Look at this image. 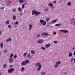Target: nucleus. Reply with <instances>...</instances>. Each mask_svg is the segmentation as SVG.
<instances>
[{
  "label": "nucleus",
  "instance_id": "1",
  "mask_svg": "<svg viewBox=\"0 0 75 75\" xmlns=\"http://www.w3.org/2000/svg\"><path fill=\"white\" fill-rule=\"evenodd\" d=\"M35 11V10H33L32 13V15H34V14H35V16H38V15L40 14L41 13V12H38L37 11Z\"/></svg>",
  "mask_w": 75,
  "mask_h": 75
},
{
  "label": "nucleus",
  "instance_id": "2",
  "mask_svg": "<svg viewBox=\"0 0 75 75\" xmlns=\"http://www.w3.org/2000/svg\"><path fill=\"white\" fill-rule=\"evenodd\" d=\"M40 22L39 23V25H41L42 24L43 25H46L47 23L45 21L42 19H40Z\"/></svg>",
  "mask_w": 75,
  "mask_h": 75
},
{
  "label": "nucleus",
  "instance_id": "3",
  "mask_svg": "<svg viewBox=\"0 0 75 75\" xmlns=\"http://www.w3.org/2000/svg\"><path fill=\"white\" fill-rule=\"evenodd\" d=\"M36 65L37 67H39L37 69V71H40V70H41V68H42V66L41 65V64H40V63L38 62L36 64Z\"/></svg>",
  "mask_w": 75,
  "mask_h": 75
},
{
  "label": "nucleus",
  "instance_id": "4",
  "mask_svg": "<svg viewBox=\"0 0 75 75\" xmlns=\"http://www.w3.org/2000/svg\"><path fill=\"white\" fill-rule=\"evenodd\" d=\"M14 68H11L8 69V73H13V71H14Z\"/></svg>",
  "mask_w": 75,
  "mask_h": 75
},
{
  "label": "nucleus",
  "instance_id": "5",
  "mask_svg": "<svg viewBox=\"0 0 75 75\" xmlns=\"http://www.w3.org/2000/svg\"><path fill=\"white\" fill-rule=\"evenodd\" d=\"M70 21H71V24H73V23H74V25H75V19L74 18H72L71 19Z\"/></svg>",
  "mask_w": 75,
  "mask_h": 75
},
{
  "label": "nucleus",
  "instance_id": "6",
  "mask_svg": "<svg viewBox=\"0 0 75 75\" xmlns=\"http://www.w3.org/2000/svg\"><path fill=\"white\" fill-rule=\"evenodd\" d=\"M61 64V61H59V62L56 63V65L54 66L55 68H56L57 67L59 66V65Z\"/></svg>",
  "mask_w": 75,
  "mask_h": 75
},
{
  "label": "nucleus",
  "instance_id": "7",
  "mask_svg": "<svg viewBox=\"0 0 75 75\" xmlns=\"http://www.w3.org/2000/svg\"><path fill=\"white\" fill-rule=\"evenodd\" d=\"M43 41H44V40H43V39H39L38 40H37V42L38 43H39V44H40V43H42Z\"/></svg>",
  "mask_w": 75,
  "mask_h": 75
},
{
  "label": "nucleus",
  "instance_id": "8",
  "mask_svg": "<svg viewBox=\"0 0 75 75\" xmlns=\"http://www.w3.org/2000/svg\"><path fill=\"white\" fill-rule=\"evenodd\" d=\"M41 35H43V36H48V35H49V34L48 33H41Z\"/></svg>",
  "mask_w": 75,
  "mask_h": 75
},
{
  "label": "nucleus",
  "instance_id": "9",
  "mask_svg": "<svg viewBox=\"0 0 75 75\" xmlns=\"http://www.w3.org/2000/svg\"><path fill=\"white\" fill-rule=\"evenodd\" d=\"M60 31L62 32V33H68V31L66 30H60Z\"/></svg>",
  "mask_w": 75,
  "mask_h": 75
},
{
  "label": "nucleus",
  "instance_id": "10",
  "mask_svg": "<svg viewBox=\"0 0 75 75\" xmlns=\"http://www.w3.org/2000/svg\"><path fill=\"white\" fill-rule=\"evenodd\" d=\"M27 57L29 59H31L32 58L31 55H30V54H28L27 55Z\"/></svg>",
  "mask_w": 75,
  "mask_h": 75
},
{
  "label": "nucleus",
  "instance_id": "11",
  "mask_svg": "<svg viewBox=\"0 0 75 75\" xmlns=\"http://www.w3.org/2000/svg\"><path fill=\"white\" fill-rule=\"evenodd\" d=\"M8 61H9L11 63V62H12L13 61V59L10 58H9V59H8Z\"/></svg>",
  "mask_w": 75,
  "mask_h": 75
},
{
  "label": "nucleus",
  "instance_id": "12",
  "mask_svg": "<svg viewBox=\"0 0 75 75\" xmlns=\"http://www.w3.org/2000/svg\"><path fill=\"white\" fill-rule=\"evenodd\" d=\"M50 47V44H46L45 46V48H48Z\"/></svg>",
  "mask_w": 75,
  "mask_h": 75
},
{
  "label": "nucleus",
  "instance_id": "13",
  "mask_svg": "<svg viewBox=\"0 0 75 75\" xmlns=\"http://www.w3.org/2000/svg\"><path fill=\"white\" fill-rule=\"evenodd\" d=\"M21 65L23 66H24L26 65V64H25V62H23L21 63Z\"/></svg>",
  "mask_w": 75,
  "mask_h": 75
},
{
  "label": "nucleus",
  "instance_id": "14",
  "mask_svg": "<svg viewBox=\"0 0 75 75\" xmlns=\"http://www.w3.org/2000/svg\"><path fill=\"white\" fill-rule=\"evenodd\" d=\"M48 6H49V7H52V6H53V4H52V3H49L48 4Z\"/></svg>",
  "mask_w": 75,
  "mask_h": 75
},
{
  "label": "nucleus",
  "instance_id": "15",
  "mask_svg": "<svg viewBox=\"0 0 75 75\" xmlns=\"http://www.w3.org/2000/svg\"><path fill=\"white\" fill-rule=\"evenodd\" d=\"M25 64H29V60L28 59H26L25 60Z\"/></svg>",
  "mask_w": 75,
  "mask_h": 75
},
{
  "label": "nucleus",
  "instance_id": "16",
  "mask_svg": "<svg viewBox=\"0 0 75 75\" xmlns=\"http://www.w3.org/2000/svg\"><path fill=\"white\" fill-rule=\"evenodd\" d=\"M11 41V38H9L6 40V42H8V41Z\"/></svg>",
  "mask_w": 75,
  "mask_h": 75
},
{
  "label": "nucleus",
  "instance_id": "17",
  "mask_svg": "<svg viewBox=\"0 0 75 75\" xmlns=\"http://www.w3.org/2000/svg\"><path fill=\"white\" fill-rule=\"evenodd\" d=\"M72 56V52H70L69 54V57H71Z\"/></svg>",
  "mask_w": 75,
  "mask_h": 75
},
{
  "label": "nucleus",
  "instance_id": "18",
  "mask_svg": "<svg viewBox=\"0 0 75 75\" xmlns=\"http://www.w3.org/2000/svg\"><path fill=\"white\" fill-rule=\"evenodd\" d=\"M46 74V73H45V72L44 71H42L41 73V75H45Z\"/></svg>",
  "mask_w": 75,
  "mask_h": 75
},
{
  "label": "nucleus",
  "instance_id": "19",
  "mask_svg": "<svg viewBox=\"0 0 75 75\" xmlns=\"http://www.w3.org/2000/svg\"><path fill=\"white\" fill-rule=\"evenodd\" d=\"M48 10H49L48 8L46 7V8L44 9V10H45V11H48Z\"/></svg>",
  "mask_w": 75,
  "mask_h": 75
},
{
  "label": "nucleus",
  "instance_id": "20",
  "mask_svg": "<svg viewBox=\"0 0 75 75\" xmlns=\"http://www.w3.org/2000/svg\"><path fill=\"white\" fill-rule=\"evenodd\" d=\"M55 27H57L58 26H60L61 25V23H58V24H57L55 25Z\"/></svg>",
  "mask_w": 75,
  "mask_h": 75
},
{
  "label": "nucleus",
  "instance_id": "21",
  "mask_svg": "<svg viewBox=\"0 0 75 75\" xmlns=\"http://www.w3.org/2000/svg\"><path fill=\"white\" fill-rule=\"evenodd\" d=\"M0 45L1 47V48H2L3 47V42H2L0 44Z\"/></svg>",
  "mask_w": 75,
  "mask_h": 75
},
{
  "label": "nucleus",
  "instance_id": "22",
  "mask_svg": "<svg viewBox=\"0 0 75 75\" xmlns=\"http://www.w3.org/2000/svg\"><path fill=\"white\" fill-rule=\"evenodd\" d=\"M23 2H24L23 0H20L19 1V3L20 4H21V3H23Z\"/></svg>",
  "mask_w": 75,
  "mask_h": 75
},
{
  "label": "nucleus",
  "instance_id": "23",
  "mask_svg": "<svg viewBox=\"0 0 75 75\" xmlns=\"http://www.w3.org/2000/svg\"><path fill=\"white\" fill-rule=\"evenodd\" d=\"M12 2L11 1H9L8 2V4H6V6H8V5H10V4H11V3H12Z\"/></svg>",
  "mask_w": 75,
  "mask_h": 75
},
{
  "label": "nucleus",
  "instance_id": "24",
  "mask_svg": "<svg viewBox=\"0 0 75 75\" xmlns=\"http://www.w3.org/2000/svg\"><path fill=\"white\" fill-rule=\"evenodd\" d=\"M29 25L30 27L29 30H31V28H32V25Z\"/></svg>",
  "mask_w": 75,
  "mask_h": 75
},
{
  "label": "nucleus",
  "instance_id": "25",
  "mask_svg": "<svg viewBox=\"0 0 75 75\" xmlns=\"http://www.w3.org/2000/svg\"><path fill=\"white\" fill-rule=\"evenodd\" d=\"M67 5L69 6H71V3L70 2H69L67 3Z\"/></svg>",
  "mask_w": 75,
  "mask_h": 75
},
{
  "label": "nucleus",
  "instance_id": "26",
  "mask_svg": "<svg viewBox=\"0 0 75 75\" xmlns=\"http://www.w3.org/2000/svg\"><path fill=\"white\" fill-rule=\"evenodd\" d=\"M18 10L19 11H22V9H21L20 7H19Z\"/></svg>",
  "mask_w": 75,
  "mask_h": 75
},
{
  "label": "nucleus",
  "instance_id": "27",
  "mask_svg": "<svg viewBox=\"0 0 75 75\" xmlns=\"http://www.w3.org/2000/svg\"><path fill=\"white\" fill-rule=\"evenodd\" d=\"M7 67V64H4L3 65V67L4 68H6Z\"/></svg>",
  "mask_w": 75,
  "mask_h": 75
},
{
  "label": "nucleus",
  "instance_id": "28",
  "mask_svg": "<svg viewBox=\"0 0 75 75\" xmlns=\"http://www.w3.org/2000/svg\"><path fill=\"white\" fill-rule=\"evenodd\" d=\"M13 55H13V53H11V55H10V58H12V57H13Z\"/></svg>",
  "mask_w": 75,
  "mask_h": 75
},
{
  "label": "nucleus",
  "instance_id": "29",
  "mask_svg": "<svg viewBox=\"0 0 75 75\" xmlns=\"http://www.w3.org/2000/svg\"><path fill=\"white\" fill-rule=\"evenodd\" d=\"M16 16L14 15L13 17V20H16Z\"/></svg>",
  "mask_w": 75,
  "mask_h": 75
},
{
  "label": "nucleus",
  "instance_id": "30",
  "mask_svg": "<svg viewBox=\"0 0 75 75\" xmlns=\"http://www.w3.org/2000/svg\"><path fill=\"white\" fill-rule=\"evenodd\" d=\"M27 55V52H25L23 54V57H25Z\"/></svg>",
  "mask_w": 75,
  "mask_h": 75
},
{
  "label": "nucleus",
  "instance_id": "31",
  "mask_svg": "<svg viewBox=\"0 0 75 75\" xmlns=\"http://www.w3.org/2000/svg\"><path fill=\"white\" fill-rule=\"evenodd\" d=\"M58 21V19H56L55 20H54L52 21V23H55V22H56V21Z\"/></svg>",
  "mask_w": 75,
  "mask_h": 75
},
{
  "label": "nucleus",
  "instance_id": "32",
  "mask_svg": "<svg viewBox=\"0 0 75 75\" xmlns=\"http://www.w3.org/2000/svg\"><path fill=\"white\" fill-rule=\"evenodd\" d=\"M5 23L7 25L9 24V21H6L5 22Z\"/></svg>",
  "mask_w": 75,
  "mask_h": 75
},
{
  "label": "nucleus",
  "instance_id": "33",
  "mask_svg": "<svg viewBox=\"0 0 75 75\" xmlns=\"http://www.w3.org/2000/svg\"><path fill=\"white\" fill-rule=\"evenodd\" d=\"M18 24V21H17L15 23L14 25H16L17 24Z\"/></svg>",
  "mask_w": 75,
  "mask_h": 75
},
{
  "label": "nucleus",
  "instance_id": "34",
  "mask_svg": "<svg viewBox=\"0 0 75 75\" xmlns=\"http://www.w3.org/2000/svg\"><path fill=\"white\" fill-rule=\"evenodd\" d=\"M50 20V18H49V17H47V19L46 20V21H47L48 22Z\"/></svg>",
  "mask_w": 75,
  "mask_h": 75
},
{
  "label": "nucleus",
  "instance_id": "35",
  "mask_svg": "<svg viewBox=\"0 0 75 75\" xmlns=\"http://www.w3.org/2000/svg\"><path fill=\"white\" fill-rule=\"evenodd\" d=\"M74 58H71V59L70 61H71V62H73V60H74Z\"/></svg>",
  "mask_w": 75,
  "mask_h": 75
},
{
  "label": "nucleus",
  "instance_id": "36",
  "mask_svg": "<svg viewBox=\"0 0 75 75\" xmlns=\"http://www.w3.org/2000/svg\"><path fill=\"white\" fill-rule=\"evenodd\" d=\"M24 69L25 68L24 67H22L21 69V71H23L24 70Z\"/></svg>",
  "mask_w": 75,
  "mask_h": 75
},
{
  "label": "nucleus",
  "instance_id": "37",
  "mask_svg": "<svg viewBox=\"0 0 75 75\" xmlns=\"http://www.w3.org/2000/svg\"><path fill=\"white\" fill-rule=\"evenodd\" d=\"M41 48L42 50H45V48L44 47H42Z\"/></svg>",
  "mask_w": 75,
  "mask_h": 75
},
{
  "label": "nucleus",
  "instance_id": "38",
  "mask_svg": "<svg viewBox=\"0 0 75 75\" xmlns=\"http://www.w3.org/2000/svg\"><path fill=\"white\" fill-rule=\"evenodd\" d=\"M31 54H34V53H35V52H34V50H32L31 51Z\"/></svg>",
  "mask_w": 75,
  "mask_h": 75
},
{
  "label": "nucleus",
  "instance_id": "39",
  "mask_svg": "<svg viewBox=\"0 0 75 75\" xmlns=\"http://www.w3.org/2000/svg\"><path fill=\"white\" fill-rule=\"evenodd\" d=\"M8 28H11V25H8Z\"/></svg>",
  "mask_w": 75,
  "mask_h": 75
},
{
  "label": "nucleus",
  "instance_id": "40",
  "mask_svg": "<svg viewBox=\"0 0 75 75\" xmlns=\"http://www.w3.org/2000/svg\"><path fill=\"white\" fill-rule=\"evenodd\" d=\"M53 35L57 34V33L55 32H54L53 33Z\"/></svg>",
  "mask_w": 75,
  "mask_h": 75
},
{
  "label": "nucleus",
  "instance_id": "41",
  "mask_svg": "<svg viewBox=\"0 0 75 75\" xmlns=\"http://www.w3.org/2000/svg\"><path fill=\"white\" fill-rule=\"evenodd\" d=\"M56 2H57V1L55 0L54 1H53V3H54V4H55V3H56Z\"/></svg>",
  "mask_w": 75,
  "mask_h": 75
},
{
  "label": "nucleus",
  "instance_id": "42",
  "mask_svg": "<svg viewBox=\"0 0 75 75\" xmlns=\"http://www.w3.org/2000/svg\"><path fill=\"white\" fill-rule=\"evenodd\" d=\"M54 42L55 44H57L58 43V42L57 41H54Z\"/></svg>",
  "mask_w": 75,
  "mask_h": 75
},
{
  "label": "nucleus",
  "instance_id": "43",
  "mask_svg": "<svg viewBox=\"0 0 75 75\" xmlns=\"http://www.w3.org/2000/svg\"><path fill=\"white\" fill-rule=\"evenodd\" d=\"M7 51L6 50H4V53H6L7 52Z\"/></svg>",
  "mask_w": 75,
  "mask_h": 75
},
{
  "label": "nucleus",
  "instance_id": "44",
  "mask_svg": "<svg viewBox=\"0 0 75 75\" xmlns=\"http://www.w3.org/2000/svg\"><path fill=\"white\" fill-rule=\"evenodd\" d=\"M13 58L15 59L16 58H17V56L16 55H15L13 57Z\"/></svg>",
  "mask_w": 75,
  "mask_h": 75
},
{
  "label": "nucleus",
  "instance_id": "45",
  "mask_svg": "<svg viewBox=\"0 0 75 75\" xmlns=\"http://www.w3.org/2000/svg\"><path fill=\"white\" fill-rule=\"evenodd\" d=\"M25 7V6H24V5L23 4L22 6V8H24Z\"/></svg>",
  "mask_w": 75,
  "mask_h": 75
},
{
  "label": "nucleus",
  "instance_id": "46",
  "mask_svg": "<svg viewBox=\"0 0 75 75\" xmlns=\"http://www.w3.org/2000/svg\"><path fill=\"white\" fill-rule=\"evenodd\" d=\"M12 11H13V12H16V10L14 9Z\"/></svg>",
  "mask_w": 75,
  "mask_h": 75
},
{
  "label": "nucleus",
  "instance_id": "47",
  "mask_svg": "<svg viewBox=\"0 0 75 75\" xmlns=\"http://www.w3.org/2000/svg\"><path fill=\"white\" fill-rule=\"evenodd\" d=\"M9 1V0H6V3H8Z\"/></svg>",
  "mask_w": 75,
  "mask_h": 75
},
{
  "label": "nucleus",
  "instance_id": "48",
  "mask_svg": "<svg viewBox=\"0 0 75 75\" xmlns=\"http://www.w3.org/2000/svg\"><path fill=\"white\" fill-rule=\"evenodd\" d=\"M54 8V6H53L52 7H51V8L52 9H53Z\"/></svg>",
  "mask_w": 75,
  "mask_h": 75
},
{
  "label": "nucleus",
  "instance_id": "49",
  "mask_svg": "<svg viewBox=\"0 0 75 75\" xmlns=\"http://www.w3.org/2000/svg\"><path fill=\"white\" fill-rule=\"evenodd\" d=\"M23 15V13H20V16H22Z\"/></svg>",
  "mask_w": 75,
  "mask_h": 75
},
{
  "label": "nucleus",
  "instance_id": "50",
  "mask_svg": "<svg viewBox=\"0 0 75 75\" xmlns=\"http://www.w3.org/2000/svg\"><path fill=\"white\" fill-rule=\"evenodd\" d=\"M1 34H2V32L0 31V35H1Z\"/></svg>",
  "mask_w": 75,
  "mask_h": 75
},
{
  "label": "nucleus",
  "instance_id": "51",
  "mask_svg": "<svg viewBox=\"0 0 75 75\" xmlns=\"http://www.w3.org/2000/svg\"><path fill=\"white\" fill-rule=\"evenodd\" d=\"M12 65H10L9 66L10 68H11V67H12Z\"/></svg>",
  "mask_w": 75,
  "mask_h": 75
},
{
  "label": "nucleus",
  "instance_id": "52",
  "mask_svg": "<svg viewBox=\"0 0 75 75\" xmlns=\"http://www.w3.org/2000/svg\"><path fill=\"white\" fill-rule=\"evenodd\" d=\"M4 7H2L1 8V9H4Z\"/></svg>",
  "mask_w": 75,
  "mask_h": 75
},
{
  "label": "nucleus",
  "instance_id": "53",
  "mask_svg": "<svg viewBox=\"0 0 75 75\" xmlns=\"http://www.w3.org/2000/svg\"><path fill=\"white\" fill-rule=\"evenodd\" d=\"M63 74H64V75H65V74H67V73L66 72L63 73Z\"/></svg>",
  "mask_w": 75,
  "mask_h": 75
},
{
  "label": "nucleus",
  "instance_id": "54",
  "mask_svg": "<svg viewBox=\"0 0 75 75\" xmlns=\"http://www.w3.org/2000/svg\"><path fill=\"white\" fill-rule=\"evenodd\" d=\"M27 2H26V3H25L24 4H23V5H24H24H25V4H27Z\"/></svg>",
  "mask_w": 75,
  "mask_h": 75
},
{
  "label": "nucleus",
  "instance_id": "55",
  "mask_svg": "<svg viewBox=\"0 0 75 75\" xmlns=\"http://www.w3.org/2000/svg\"><path fill=\"white\" fill-rule=\"evenodd\" d=\"M40 36V35H38L37 36L38 37H39Z\"/></svg>",
  "mask_w": 75,
  "mask_h": 75
},
{
  "label": "nucleus",
  "instance_id": "56",
  "mask_svg": "<svg viewBox=\"0 0 75 75\" xmlns=\"http://www.w3.org/2000/svg\"><path fill=\"white\" fill-rule=\"evenodd\" d=\"M74 63H75V58H74Z\"/></svg>",
  "mask_w": 75,
  "mask_h": 75
},
{
  "label": "nucleus",
  "instance_id": "57",
  "mask_svg": "<svg viewBox=\"0 0 75 75\" xmlns=\"http://www.w3.org/2000/svg\"><path fill=\"white\" fill-rule=\"evenodd\" d=\"M74 55H75V52H74V54H73Z\"/></svg>",
  "mask_w": 75,
  "mask_h": 75
},
{
  "label": "nucleus",
  "instance_id": "58",
  "mask_svg": "<svg viewBox=\"0 0 75 75\" xmlns=\"http://www.w3.org/2000/svg\"><path fill=\"white\" fill-rule=\"evenodd\" d=\"M75 49V48L74 47H73L72 48L73 50H74Z\"/></svg>",
  "mask_w": 75,
  "mask_h": 75
},
{
  "label": "nucleus",
  "instance_id": "59",
  "mask_svg": "<svg viewBox=\"0 0 75 75\" xmlns=\"http://www.w3.org/2000/svg\"><path fill=\"white\" fill-rule=\"evenodd\" d=\"M44 37L45 38V37H46V36H44Z\"/></svg>",
  "mask_w": 75,
  "mask_h": 75
},
{
  "label": "nucleus",
  "instance_id": "60",
  "mask_svg": "<svg viewBox=\"0 0 75 75\" xmlns=\"http://www.w3.org/2000/svg\"><path fill=\"white\" fill-rule=\"evenodd\" d=\"M1 52H0V55H1Z\"/></svg>",
  "mask_w": 75,
  "mask_h": 75
},
{
  "label": "nucleus",
  "instance_id": "61",
  "mask_svg": "<svg viewBox=\"0 0 75 75\" xmlns=\"http://www.w3.org/2000/svg\"><path fill=\"white\" fill-rule=\"evenodd\" d=\"M0 75H3V74H0Z\"/></svg>",
  "mask_w": 75,
  "mask_h": 75
},
{
  "label": "nucleus",
  "instance_id": "62",
  "mask_svg": "<svg viewBox=\"0 0 75 75\" xmlns=\"http://www.w3.org/2000/svg\"><path fill=\"white\" fill-rule=\"evenodd\" d=\"M1 74V72L0 71V74Z\"/></svg>",
  "mask_w": 75,
  "mask_h": 75
},
{
  "label": "nucleus",
  "instance_id": "63",
  "mask_svg": "<svg viewBox=\"0 0 75 75\" xmlns=\"http://www.w3.org/2000/svg\"><path fill=\"white\" fill-rule=\"evenodd\" d=\"M24 0V1H25V0Z\"/></svg>",
  "mask_w": 75,
  "mask_h": 75
}]
</instances>
